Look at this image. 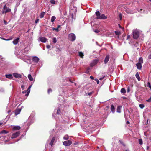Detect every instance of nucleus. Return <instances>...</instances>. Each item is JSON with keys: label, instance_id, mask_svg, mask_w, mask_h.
<instances>
[{"label": "nucleus", "instance_id": "obj_1", "mask_svg": "<svg viewBox=\"0 0 151 151\" xmlns=\"http://www.w3.org/2000/svg\"><path fill=\"white\" fill-rule=\"evenodd\" d=\"M68 39L72 41H74L76 39L75 35L72 33H70L68 35Z\"/></svg>", "mask_w": 151, "mask_h": 151}, {"label": "nucleus", "instance_id": "obj_2", "mask_svg": "<svg viewBox=\"0 0 151 151\" xmlns=\"http://www.w3.org/2000/svg\"><path fill=\"white\" fill-rule=\"evenodd\" d=\"M10 11L11 9L7 7L6 5L5 4L3 7V10L2 11V14H6L9 12Z\"/></svg>", "mask_w": 151, "mask_h": 151}, {"label": "nucleus", "instance_id": "obj_3", "mask_svg": "<svg viewBox=\"0 0 151 151\" xmlns=\"http://www.w3.org/2000/svg\"><path fill=\"white\" fill-rule=\"evenodd\" d=\"M133 38L134 39H137L139 37V32L137 30H134L133 32Z\"/></svg>", "mask_w": 151, "mask_h": 151}, {"label": "nucleus", "instance_id": "obj_4", "mask_svg": "<svg viewBox=\"0 0 151 151\" xmlns=\"http://www.w3.org/2000/svg\"><path fill=\"white\" fill-rule=\"evenodd\" d=\"M20 134V131H18L16 132L13 133L11 137L12 139L15 138H16L18 136H19Z\"/></svg>", "mask_w": 151, "mask_h": 151}, {"label": "nucleus", "instance_id": "obj_5", "mask_svg": "<svg viewBox=\"0 0 151 151\" xmlns=\"http://www.w3.org/2000/svg\"><path fill=\"white\" fill-rule=\"evenodd\" d=\"M72 142L71 141L68 140L63 142V145L65 146H69L71 144Z\"/></svg>", "mask_w": 151, "mask_h": 151}, {"label": "nucleus", "instance_id": "obj_6", "mask_svg": "<svg viewBox=\"0 0 151 151\" xmlns=\"http://www.w3.org/2000/svg\"><path fill=\"white\" fill-rule=\"evenodd\" d=\"M107 18V17L104 14H101L100 16L96 17V19H106Z\"/></svg>", "mask_w": 151, "mask_h": 151}, {"label": "nucleus", "instance_id": "obj_7", "mask_svg": "<svg viewBox=\"0 0 151 151\" xmlns=\"http://www.w3.org/2000/svg\"><path fill=\"white\" fill-rule=\"evenodd\" d=\"M39 40L41 42L43 43L46 42L47 40V39L43 37H39Z\"/></svg>", "mask_w": 151, "mask_h": 151}, {"label": "nucleus", "instance_id": "obj_8", "mask_svg": "<svg viewBox=\"0 0 151 151\" xmlns=\"http://www.w3.org/2000/svg\"><path fill=\"white\" fill-rule=\"evenodd\" d=\"M14 77L17 78H20L22 77V75L18 73H15L13 74Z\"/></svg>", "mask_w": 151, "mask_h": 151}, {"label": "nucleus", "instance_id": "obj_9", "mask_svg": "<svg viewBox=\"0 0 151 151\" xmlns=\"http://www.w3.org/2000/svg\"><path fill=\"white\" fill-rule=\"evenodd\" d=\"M39 60V58L36 56L32 58V60L34 62L37 63Z\"/></svg>", "mask_w": 151, "mask_h": 151}, {"label": "nucleus", "instance_id": "obj_10", "mask_svg": "<svg viewBox=\"0 0 151 151\" xmlns=\"http://www.w3.org/2000/svg\"><path fill=\"white\" fill-rule=\"evenodd\" d=\"M109 59V55H107L106 56L104 60V63L105 64H106L107 63Z\"/></svg>", "mask_w": 151, "mask_h": 151}, {"label": "nucleus", "instance_id": "obj_11", "mask_svg": "<svg viewBox=\"0 0 151 151\" xmlns=\"http://www.w3.org/2000/svg\"><path fill=\"white\" fill-rule=\"evenodd\" d=\"M19 40V38H17L14 40L12 42V43L14 45H16L18 43Z\"/></svg>", "mask_w": 151, "mask_h": 151}, {"label": "nucleus", "instance_id": "obj_12", "mask_svg": "<svg viewBox=\"0 0 151 151\" xmlns=\"http://www.w3.org/2000/svg\"><path fill=\"white\" fill-rule=\"evenodd\" d=\"M136 65L137 67V68L139 70H141L142 68V64L139 63H137L136 64Z\"/></svg>", "mask_w": 151, "mask_h": 151}, {"label": "nucleus", "instance_id": "obj_13", "mask_svg": "<svg viewBox=\"0 0 151 151\" xmlns=\"http://www.w3.org/2000/svg\"><path fill=\"white\" fill-rule=\"evenodd\" d=\"M21 111V109H17L15 111V114L17 115L19 114Z\"/></svg>", "mask_w": 151, "mask_h": 151}, {"label": "nucleus", "instance_id": "obj_14", "mask_svg": "<svg viewBox=\"0 0 151 151\" xmlns=\"http://www.w3.org/2000/svg\"><path fill=\"white\" fill-rule=\"evenodd\" d=\"M21 127L20 126H14L13 129L14 130H19L20 129Z\"/></svg>", "mask_w": 151, "mask_h": 151}, {"label": "nucleus", "instance_id": "obj_15", "mask_svg": "<svg viewBox=\"0 0 151 151\" xmlns=\"http://www.w3.org/2000/svg\"><path fill=\"white\" fill-rule=\"evenodd\" d=\"M31 86H30L28 87V89H27V90L26 91L27 92V93L26 94H25V95L26 96H28V95H29V93H30V88H31Z\"/></svg>", "mask_w": 151, "mask_h": 151}, {"label": "nucleus", "instance_id": "obj_16", "mask_svg": "<svg viewBox=\"0 0 151 151\" xmlns=\"http://www.w3.org/2000/svg\"><path fill=\"white\" fill-rule=\"evenodd\" d=\"M55 137H53L50 143L49 144L50 145H51V146H52L53 145V143L55 140Z\"/></svg>", "mask_w": 151, "mask_h": 151}, {"label": "nucleus", "instance_id": "obj_17", "mask_svg": "<svg viewBox=\"0 0 151 151\" xmlns=\"http://www.w3.org/2000/svg\"><path fill=\"white\" fill-rule=\"evenodd\" d=\"M135 76L136 78L138 79L139 81H140L141 80V78L139 76L138 72H137L135 75Z\"/></svg>", "mask_w": 151, "mask_h": 151}, {"label": "nucleus", "instance_id": "obj_18", "mask_svg": "<svg viewBox=\"0 0 151 151\" xmlns=\"http://www.w3.org/2000/svg\"><path fill=\"white\" fill-rule=\"evenodd\" d=\"M6 78L11 79L13 78L12 76V74H6L5 75Z\"/></svg>", "mask_w": 151, "mask_h": 151}, {"label": "nucleus", "instance_id": "obj_19", "mask_svg": "<svg viewBox=\"0 0 151 151\" xmlns=\"http://www.w3.org/2000/svg\"><path fill=\"white\" fill-rule=\"evenodd\" d=\"M143 62L142 58V57H140L139 59L138 62V63H139L142 64L143 63Z\"/></svg>", "mask_w": 151, "mask_h": 151}, {"label": "nucleus", "instance_id": "obj_20", "mask_svg": "<svg viewBox=\"0 0 151 151\" xmlns=\"http://www.w3.org/2000/svg\"><path fill=\"white\" fill-rule=\"evenodd\" d=\"M122 108V106H118L117 108V112L118 113H120L121 112V108Z\"/></svg>", "mask_w": 151, "mask_h": 151}, {"label": "nucleus", "instance_id": "obj_21", "mask_svg": "<svg viewBox=\"0 0 151 151\" xmlns=\"http://www.w3.org/2000/svg\"><path fill=\"white\" fill-rule=\"evenodd\" d=\"M28 77L29 80L32 81L33 80V78L31 74H29L28 75Z\"/></svg>", "mask_w": 151, "mask_h": 151}, {"label": "nucleus", "instance_id": "obj_22", "mask_svg": "<svg viewBox=\"0 0 151 151\" xmlns=\"http://www.w3.org/2000/svg\"><path fill=\"white\" fill-rule=\"evenodd\" d=\"M111 110L113 113H114L115 111V108L113 105H111Z\"/></svg>", "mask_w": 151, "mask_h": 151}, {"label": "nucleus", "instance_id": "obj_23", "mask_svg": "<svg viewBox=\"0 0 151 151\" xmlns=\"http://www.w3.org/2000/svg\"><path fill=\"white\" fill-rule=\"evenodd\" d=\"M121 92L123 93H125L126 92L125 89L124 88H122L121 90Z\"/></svg>", "mask_w": 151, "mask_h": 151}, {"label": "nucleus", "instance_id": "obj_24", "mask_svg": "<svg viewBox=\"0 0 151 151\" xmlns=\"http://www.w3.org/2000/svg\"><path fill=\"white\" fill-rule=\"evenodd\" d=\"M79 55L81 58H83V56H84V54L83 53L81 52H79Z\"/></svg>", "mask_w": 151, "mask_h": 151}, {"label": "nucleus", "instance_id": "obj_25", "mask_svg": "<svg viewBox=\"0 0 151 151\" xmlns=\"http://www.w3.org/2000/svg\"><path fill=\"white\" fill-rule=\"evenodd\" d=\"M9 132L8 131H7L5 130H3L1 131L0 132V134H6L7 133H8Z\"/></svg>", "mask_w": 151, "mask_h": 151}, {"label": "nucleus", "instance_id": "obj_26", "mask_svg": "<svg viewBox=\"0 0 151 151\" xmlns=\"http://www.w3.org/2000/svg\"><path fill=\"white\" fill-rule=\"evenodd\" d=\"M45 14V12H42L40 15V17L41 18H42Z\"/></svg>", "mask_w": 151, "mask_h": 151}, {"label": "nucleus", "instance_id": "obj_27", "mask_svg": "<svg viewBox=\"0 0 151 151\" xmlns=\"http://www.w3.org/2000/svg\"><path fill=\"white\" fill-rule=\"evenodd\" d=\"M56 17L55 16H53L51 17V22H53L56 19Z\"/></svg>", "mask_w": 151, "mask_h": 151}, {"label": "nucleus", "instance_id": "obj_28", "mask_svg": "<svg viewBox=\"0 0 151 151\" xmlns=\"http://www.w3.org/2000/svg\"><path fill=\"white\" fill-rule=\"evenodd\" d=\"M96 15L97 16V17H98L99 16H100V13L99 11H97L96 12Z\"/></svg>", "mask_w": 151, "mask_h": 151}, {"label": "nucleus", "instance_id": "obj_29", "mask_svg": "<svg viewBox=\"0 0 151 151\" xmlns=\"http://www.w3.org/2000/svg\"><path fill=\"white\" fill-rule=\"evenodd\" d=\"M114 32L116 35H121V32L119 31H115Z\"/></svg>", "mask_w": 151, "mask_h": 151}, {"label": "nucleus", "instance_id": "obj_30", "mask_svg": "<svg viewBox=\"0 0 151 151\" xmlns=\"http://www.w3.org/2000/svg\"><path fill=\"white\" fill-rule=\"evenodd\" d=\"M63 139L64 140H67L69 139V137L68 135H66L64 136L63 137Z\"/></svg>", "mask_w": 151, "mask_h": 151}, {"label": "nucleus", "instance_id": "obj_31", "mask_svg": "<svg viewBox=\"0 0 151 151\" xmlns=\"http://www.w3.org/2000/svg\"><path fill=\"white\" fill-rule=\"evenodd\" d=\"M119 142L121 144H122L123 146L125 147V146H126V145L124 143V142H123V141H122V140H119Z\"/></svg>", "mask_w": 151, "mask_h": 151}, {"label": "nucleus", "instance_id": "obj_32", "mask_svg": "<svg viewBox=\"0 0 151 151\" xmlns=\"http://www.w3.org/2000/svg\"><path fill=\"white\" fill-rule=\"evenodd\" d=\"M147 86L149 87L151 90V85L150 83L149 82H148L147 83Z\"/></svg>", "mask_w": 151, "mask_h": 151}, {"label": "nucleus", "instance_id": "obj_33", "mask_svg": "<svg viewBox=\"0 0 151 151\" xmlns=\"http://www.w3.org/2000/svg\"><path fill=\"white\" fill-rule=\"evenodd\" d=\"M139 106L141 109H143L145 107V105L143 104H140Z\"/></svg>", "mask_w": 151, "mask_h": 151}, {"label": "nucleus", "instance_id": "obj_34", "mask_svg": "<svg viewBox=\"0 0 151 151\" xmlns=\"http://www.w3.org/2000/svg\"><path fill=\"white\" fill-rule=\"evenodd\" d=\"M53 42L54 43H56L57 42V39L55 37H53Z\"/></svg>", "mask_w": 151, "mask_h": 151}, {"label": "nucleus", "instance_id": "obj_35", "mask_svg": "<svg viewBox=\"0 0 151 151\" xmlns=\"http://www.w3.org/2000/svg\"><path fill=\"white\" fill-rule=\"evenodd\" d=\"M139 144H140V145L142 144V143H143L142 140L141 139H139Z\"/></svg>", "mask_w": 151, "mask_h": 151}, {"label": "nucleus", "instance_id": "obj_36", "mask_svg": "<svg viewBox=\"0 0 151 151\" xmlns=\"http://www.w3.org/2000/svg\"><path fill=\"white\" fill-rule=\"evenodd\" d=\"M52 90L51 89V88L49 89L47 91V92H48V94H49L50 93V92H52Z\"/></svg>", "mask_w": 151, "mask_h": 151}, {"label": "nucleus", "instance_id": "obj_37", "mask_svg": "<svg viewBox=\"0 0 151 151\" xmlns=\"http://www.w3.org/2000/svg\"><path fill=\"white\" fill-rule=\"evenodd\" d=\"M60 112V108L58 109H57L56 113L57 114H59Z\"/></svg>", "mask_w": 151, "mask_h": 151}, {"label": "nucleus", "instance_id": "obj_38", "mask_svg": "<svg viewBox=\"0 0 151 151\" xmlns=\"http://www.w3.org/2000/svg\"><path fill=\"white\" fill-rule=\"evenodd\" d=\"M50 2L52 4H55V1L54 0H50Z\"/></svg>", "mask_w": 151, "mask_h": 151}, {"label": "nucleus", "instance_id": "obj_39", "mask_svg": "<svg viewBox=\"0 0 151 151\" xmlns=\"http://www.w3.org/2000/svg\"><path fill=\"white\" fill-rule=\"evenodd\" d=\"M95 80L96 81L97 84H99V81L98 79L97 78L95 79Z\"/></svg>", "mask_w": 151, "mask_h": 151}, {"label": "nucleus", "instance_id": "obj_40", "mask_svg": "<svg viewBox=\"0 0 151 151\" xmlns=\"http://www.w3.org/2000/svg\"><path fill=\"white\" fill-rule=\"evenodd\" d=\"M53 30H56L58 32L59 31L58 29V28H53Z\"/></svg>", "mask_w": 151, "mask_h": 151}, {"label": "nucleus", "instance_id": "obj_41", "mask_svg": "<svg viewBox=\"0 0 151 151\" xmlns=\"http://www.w3.org/2000/svg\"><path fill=\"white\" fill-rule=\"evenodd\" d=\"M146 101L147 102H150L151 101V97L148 100H146Z\"/></svg>", "mask_w": 151, "mask_h": 151}, {"label": "nucleus", "instance_id": "obj_42", "mask_svg": "<svg viewBox=\"0 0 151 151\" xmlns=\"http://www.w3.org/2000/svg\"><path fill=\"white\" fill-rule=\"evenodd\" d=\"M39 21V19L38 18H37L35 21V23H38Z\"/></svg>", "mask_w": 151, "mask_h": 151}, {"label": "nucleus", "instance_id": "obj_43", "mask_svg": "<svg viewBox=\"0 0 151 151\" xmlns=\"http://www.w3.org/2000/svg\"><path fill=\"white\" fill-rule=\"evenodd\" d=\"M119 17L120 20H121L122 19V14L121 13L119 14Z\"/></svg>", "mask_w": 151, "mask_h": 151}, {"label": "nucleus", "instance_id": "obj_44", "mask_svg": "<svg viewBox=\"0 0 151 151\" xmlns=\"http://www.w3.org/2000/svg\"><path fill=\"white\" fill-rule=\"evenodd\" d=\"M94 32L96 33H98L99 32H100V31L98 30L97 29H96L95 30V31H94Z\"/></svg>", "mask_w": 151, "mask_h": 151}, {"label": "nucleus", "instance_id": "obj_45", "mask_svg": "<svg viewBox=\"0 0 151 151\" xmlns=\"http://www.w3.org/2000/svg\"><path fill=\"white\" fill-rule=\"evenodd\" d=\"M50 47H51V46H50V45H47L46 46V47L47 49H49L50 48Z\"/></svg>", "mask_w": 151, "mask_h": 151}, {"label": "nucleus", "instance_id": "obj_46", "mask_svg": "<svg viewBox=\"0 0 151 151\" xmlns=\"http://www.w3.org/2000/svg\"><path fill=\"white\" fill-rule=\"evenodd\" d=\"M21 88H22V90H24V86L23 85H21Z\"/></svg>", "mask_w": 151, "mask_h": 151}, {"label": "nucleus", "instance_id": "obj_47", "mask_svg": "<svg viewBox=\"0 0 151 151\" xmlns=\"http://www.w3.org/2000/svg\"><path fill=\"white\" fill-rule=\"evenodd\" d=\"M130 91V88L129 87H128L127 88V92H129Z\"/></svg>", "mask_w": 151, "mask_h": 151}, {"label": "nucleus", "instance_id": "obj_48", "mask_svg": "<svg viewBox=\"0 0 151 151\" xmlns=\"http://www.w3.org/2000/svg\"><path fill=\"white\" fill-rule=\"evenodd\" d=\"M4 24H7V22L4 20Z\"/></svg>", "mask_w": 151, "mask_h": 151}, {"label": "nucleus", "instance_id": "obj_49", "mask_svg": "<svg viewBox=\"0 0 151 151\" xmlns=\"http://www.w3.org/2000/svg\"><path fill=\"white\" fill-rule=\"evenodd\" d=\"M130 35H128L127 36V39L128 40L130 38Z\"/></svg>", "mask_w": 151, "mask_h": 151}, {"label": "nucleus", "instance_id": "obj_50", "mask_svg": "<svg viewBox=\"0 0 151 151\" xmlns=\"http://www.w3.org/2000/svg\"><path fill=\"white\" fill-rule=\"evenodd\" d=\"M90 78L92 80H93L94 79V77L92 76H90Z\"/></svg>", "mask_w": 151, "mask_h": 151}, {"label": "nucleus", "instance_id": "obj_51", "mask_svg": "<svg viewBox=\"0 0 151 151\" xmlns=\"http://www.w3.org/2000/svg\"><path fill=\"white\" fill-rule=\"evenodd\" d=\"M104 78V77H101V78H99V80H102Z\"/></svg>", "mask_w": 151, "mask_h": 151}, {"label": "nucleus", "instance_id": "obj_52", "mask_svg": "<svg viewBox=\"0 0 151 151\" xmlns=\"http://www.w3.org/2000/svg\"><path fill=\"white\" fill-rule=\"evenodd\" d=\"M3 39L4 40H11V39H5L4 38H3Z\"/></svg>", "mask_w": 151, "mask_h": 151}, {"label": "nucleus", "instance_id": "obj_53", "mask_svg": "<svg viewBox=\"0 0 151 151\" xmlns=\"http://www.w3.org/2000/svg\"><path fill=\"white\" fill-rule=\"evenodd\" d=\"M27 91H23V92H22V93H23V94H24L25 93H26V92H27Z\"/></svg>", "mask_w": 151, "mask_h": 151}, {"label": "nucleus", "instance_id": "obj_54", "mask_svg": "<svg viewBox=\"0 0 151 151\" xmlns=\"http://www.w3.org/2000/svg\"><path fill=\"white\" fill-rule=\"evenodd\" d=\"M60 25H58L57 28H58V29L59 28H60Z\"/></svg>", "mask_w": 151, "mask_h": 151}, {"label": "nucleus", "instance_id": "obj_55", "mask_svg": "<svg viewBox=\"0 0 151 151\" xmlns=\"http://www.w3.org/2000/svg\"><path fill=\"white\" fill-rule=\"evenodd\" d=\"M149 58L151 59V54L149 56Z\"/></svg>", "mask_w": 151, "mask_h": 151}, {"label": "nucleus", "instance_id": "obj_56", "mask_svg": "<svg viewBox=\"0 0 151 151\" xmlns=\"http://www.w3.org/2000/svg\"><path fill=\"white\" fill-rule=\"evenodd\" d=\"M118 25L119 28H122V27L120 25V24H118Z\"/></svg>", "mask_w": 151, "mask_h": 151}, {"label": "nucleus", "instance_id": "obj_57", "mask_svg": "<svg viewBox=\"0 0 151 151\" xmlns=\"http://www.w3.org/2000/svg\"><path fill=\"white\" fill-rule=\"evenodd\" d=\"M91 94H92V93L91 92H90V93H88V95H91Z\"/></svg>", "mask_w": 151, "mask_h": 151}, {"label": "nucleus", "instance_id": "obj_58", "mask_svg": "<svg viewBox=\"0 0 151 151\" xmlns=\"http://www.w3.org/2000/svg\"><path fill=\"white\" fill-rule=\"evenodd\" d=\"M29 30H30V29H29L28 30V31H27V32H27V33L28 32H29Z\"/></svg>", "mask_w": 151, "mask_h": 151}, {"label": "nucleus", "instance_id": "obj_59", "mask_svg": "<svg viewBox=\"0 0 151 151\" xmlns=\"http://www.w3.org/2000/svg\"><path fill=\"white\" fill-rule=\"evenodd\" d=\"M3 124V123L2 122H0V126L2 125Z\"/></svg>", "mask_w": 151, "mask_h": 151}, {"label": "nucleus", "instance_id": "obj_60", "mask_svg": "<svg viewBox=\"0 0 151 151\" xmlns=\"http://www.w3.org/2000/svg\"><path fill=\"white\" fill-rule=\"evenodd\" d=\"M93 61H98V60H94Z\"/></svg>", "mask_w": 151, "mask_h": 151}, {"label": "nucleus", "instance_id": "obj_61", "mask_svg": "<svg viewBox=\"0 0 151 151\" xmlns=\"http://www.w3.org/2000/svg\"><path fill=\"white\" fill-rule=\"evenodd\" d=\"M125 151H129L128 150H125Z\"/></svg>", "mask_w": 151, "mask_h": 151}, {"label": "nucleus", "instance_id": "obj_62", "mask_svg": "<svg viewBox=\"0 0 151 151\" xmlns=\"http://www.w3.org/2000/svg\"><path fill=\"white\" fill-rule=\"evenodd\" d=\"M127 124H129V121H127Z\"/></svg>", "mask_w": 151, "mask_h": 151}, {"label": "nucleus", "instance_id": "obj_63", "mask_svg": "<svg viewBox=\"0 0 151 151\" xmlns=\"http://www.w3.org/2000/svg\"><path fill=\"white\" fill-rule=\"evenodd\" d=\"M91 67H92L93 66V65H92V64H91Z\"/></svg>", "mask_w": 151, "mask_h": 151}, {"label": "nucleus", "instance_id": "obj_64", "mask_svg": "<svg viewBox=\"0 0 151 151\" xmlns=\"http://www.w3.org/2000/svg\"><path fill=\"white\" fill-rule=\"evenodd\" d=\"M72 18H73V14H72Z\"/></svg>", "mask_w": 151, "mask_h": 151}]
</instances>
